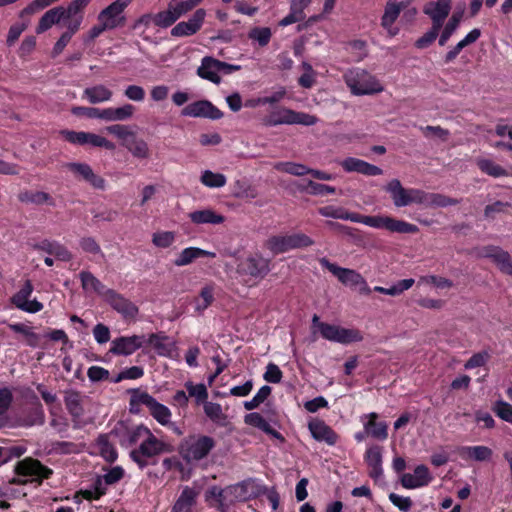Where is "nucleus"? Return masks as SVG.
Listing matches in <instances>:
<instances>
[{"label": "nucleus", "instance_id": "6ab92c4d", "mask_svg": "<svg viewBox=\"0 0 512 512\" xmlns=\"http://www.w3.org/2000/svg\"><path fill=\"white\" fill-rule=\"evenodd\" d=\"M105 299L125 319H134L138 314V307L113 289L107 291Z\"/></svg>", "mask_w": 512, "mask_h": 512}, {"label": "nucleus", "instance_id": "4c0bfd02", "mask_svg": "<svg viewBox=\"0 0 512 512\" xmlns=\"http://www.w3.org/2000/svg\"><path fill=\"white\" fill-rule=\"evenodd\" d=\"M19 201L23 203H33L36 205L48 204L55 205L54 199L50 194L43 191H25L19 194Z\"/></svg>", "mask_w": 512, "mask_h": 512}, {"label": "nucleus", "instance_id": "58836bf2", "mask_svg": "<svg viewBox=\"0 0 512 512\" xmlns=\"http://www.w3.org/2000/svg\"><path fill=\"white\" fill-rule=\"evenodd\" d=\"M148 342L156 349L161 356H171L174 350V343L168 342V337L158 334H151Z\"/></svg>", "mask_w": 512, "mask_h": 512}, {"label": "nucleus", "instance_id": "ddd939ff", "mask_svg": "<svg viewBox=\"0 0 512 512\" xmlns=\"http://www.w3.org/2000/svg\"><path fill=\"white\" fill-rule=\"evenodd\" d=\"M253 488V484L248 481L225 487L224 506H226V512L236 502H245L256 497L257 493L253 491Z\"/></svg>", "mask_w": 512, "mask_h": 512}, {"label": "nucleus", "instance_id": "393cba45", "mask_svg": "<svg viewBox=\"0 0 512 512\" xmlns=\"http://www.w3.org/2000/svg\"><path fill=\"white\" fill-rule=\"evenodd\" d=\"M219 73L218 60L209 56L202 59L201 65L197 69V75L199 77L209 80L214 84H219L221 82Z\"/></svg>", "mask_w": 512, "mask_h": 512}, {"label": "nucleus", "instance_id": "a18cd8bd", "mask_svg": "<svg viewBox=\"0 0 512 512\" xmlns=\"http://www.w3.org/2000/svg\"><path fill=\"white\" fill-rule=\"evenodd\" d=\"M413 284H414V279H412V278L403 279V280L398 281L396 284H394L390 288H384V287L377 286V287H375V291L386 294V295L397 296V295H400L401 293H403L404 291L410 289L413 286Z\"/></svg>", "mask_w": 512, "mask_h": 512}, {"label": "nucleus", "instance_id": "cd10ccee", "mask_svg": "<svg viewBox=\"0 0 512 512\" xmlns=\"http://www.w3.org/2000/svg\"><path fill=\"white\" fill-rule=\"evenodd\" d=\"M64 7L57 6L46 11L40 18L36 32L41 34L64 19Z\"/></svg>", "mask_w": 512, "mask_h": 512}, {"label": "nucleus", "instance_id": "37998d69", "mask_svg": "<svg viewBox=\"0 0 512 512\" xmlns=\"http://www.w3.org/2000/svg\"><path fill=\"white\" fill-rule=\"evenodd\" d=\"M204 412L206 416L219 425H225L227 416L223 413L222 407L218 403L204 402Z\"/></svg>", "mask_w": 512, "mask_h": 512}, {"label": "nucleus", "instance_id": "6e6552de", "mask_svg": "<svg viewBox=\"0 0 512 512\" xmlns=\"http://www.w3.org/2000/svg\"><path fill=\"white\" fill-rule=\"evenodd\" d=\"M473 252L478 258L491 259L502 273L512 276L511 255L501 247L495 245H487L480 248H475Z\"/></svg>", "mask_w": 512, "mask_h": 512}, {"label": "nucleus", "instance_id": "1a4fd4ad", "mask_svg": "<svg viewBox=\"0 0 512 512\" xmlns=\"http://www.w3.org/2000/svg\"><path fill=\"white\" fill-rule=\"evenodd\" d=\"M131 2L132 0L114 1L99 13L98 22H103L110 30L124 26L126 19L123 11Z\"/></svg>", "mask_w": 512, "mask_h": 512}, {"label": "nucleus", "instance_id": "412c9836", "mask_svg": "<svg viewBox=\"0 0 512 512\" xmlns=\"http://www.w3.org/2000/svg\"><path fill=\"white\" fill-rule=\"evenodd\" d=\"M432 481L429 469L425 465H418L414 474L404 473L400 478L401 485L406 489H415L428 485Z\"/></svg>", "mask_w": 512, "mask_h": 512}, {"label": "nucleus", "instance_id": "69168bd1", "mask_svg": "<svg viewBox=\"0 0 512 512\" xmlns=\"http://www.w3.org/2000/svg\"><path fill=\"white\" fill-rule=\"evenodd\" d=\"M388 425L385 422H377L369 429H365V432L371 437L378 440H385L388 437Z\"/></svg>", "mask_w": 512, "mask_h": 512}, {"label": "nucleus", "instance_id": "a878e982", "mask_svg": "<svg viewBox=\"0 0 512 512\" xmlns=\"http://www.w3.org/2000/svg\"><path fill=\"white\" fill-rule=\"evenodd\" d=\"M33 248L53 255L61 261L67 262L72 259V254L68 249L56 241H49L45 239L42 242L33 245Z\"/></svg>", "mask_w": 512, "mask_h": 512}, {"label": "nucleus", "instance_id": "603ef678", "mask_svg": "<svg viewBox=\"0 0 512 512\" xmlns=\"http://www.w3.org/2000/svg\"><path fill=\"white\" fill-rule=\"evenodd\" d=\"M185 388L188 392V397H194L197 404L204 403L208 398L207 388L204 384H193L192 382H186Z\"/></svg>", "mask_w": 512, "mask_h": 512}, {"label": "nucleus", "instance_id": "b1692460", "mask_svg": "<svg viewBox=\"0 0 512 512\" xmlns=\"http://www.w3.org/2000/svg\"><path fill=\"white\" fill-rule=\"evenodd\" d=\"M136 108L132 104L110 107L101 110V119L108 122L126 121L133 117Z\"/></svg>", "mask_w": 512, "mask_h": 512}, {"label": "nucleus", "instance_id": "774afa93", "mask_svg": "<svg viewBox=\"0 0 512 512\" xmlns=\"http://www.w3.org/2000/svg\"><path fill=\"white\" fill-rule=\"evenodd\" d=\"M494 411L501 419L512 423V405L505 401H497Z\"/></svg>", "mask_w": 512, "mask_h": 512}, {"label": "nucleus", "instance_id": "7ed1b4c3", "mask_svg": "<svg viewBox=\"0 0 512 512\" xmlns=\"http://www.w3.org/2000/svg\"><path fill=\"white\" fill-rule=\"evenodd\" d=\"M175 448L172 444L158 439L151 431L140 443L139 447L130 452V457L143 469L148 465V458L163 454L172 453Z\"/></svg>", "mask_w": 512, "mask_h": 512}, {"label": "nucleus", "instance_id": "bb28decb", "mask_svg": "<svg viewBox=\"0 0 512 512\" xmlns=\"http://www.w3.org/2000/svg\"><path fill=\"white\" fill-rule=\"evenodd\" d=\"M198 494V491L194 488L189 486L184 487L172 508V512H191L196 504Z\"/></svg>", "mask_w": 512, "mask_h": 512}, {"label": "nucleus", "instance_id": "39448f33", "mask_svg": "<svg viewBox=\"0 0 512 512\" xmlns=\"http://www.w3.org/2000/svg\"><path fill=\"white\" fill-rule=\"evenodd\" d=\"M139 404L146 406L152 417L161 425L167 426L170 424L171 412L167 406L159 403L147 392L134 390L130 399V410L133 412L134 405Z\"/></svg>", "mask_w": 512, "mask_h": 512}, {"label": "nucleus", "instance_id": "680f3d73", "mask_svg": "<svg viewBox=\"0 0 512 512\" xmlns=\"http://www.w3.org/2000/svg\"><path fill=\"white\" fill-rule=\"evenodd\" d=\"M86 144H89L93 147H102L107 150H114L115 144L109 140H107L105 137L87 132L86 135Z\"/></svg>", "mask_w": 512, "mask_h": 512}, {"label": "nucleus", "instance_id": "4d7b16f0", "mask_svg": "<svg viewBox=\"0 0 512 512\" xmlns=\"http://www.w3.org/2000/svg\"><path fill=\"white\" fill-rule=\"evenodd\" d=\"M91 2V0H73L67 8H64V19H70L82 15L84 8Z\"/></svg>", "mask_w": 512, "mask_h": 512}, {"label": "nucleus", "instance_id": "7c9ffc66", "mask_svg": "<svg viewBox=\"0 0 512 512\" xmlns=\"http://www.w3.org/2000/svg\"><path fill=\"white\" fill-rule=\"evenodd\" d=\"M189 218L192 223L200 224H221L224 222V216L217 214L212 209L197 210L189 213Z\"/></svg>", "mask_w": 512, "mask_h": 512}, {"label": "nucleus", "instance_id": "aec40b11", "mask_svg": "<svg viewBox=\"0 0 512 512\" xmlns=\"http://www.w3.org/2000/svg\"><path fill=\"white\" fill-rule=\"evenodd\" d=\"M144 336L133 335L118 337L111 342L110 353L114 355L128 356L142 347Z\"/></svg>", "mask_w": 512, "mask_h": 512}, {"label": "nucleus", "instance_id": "338daca9", "mask_svg": "<svg viewBox=\"0 0 512 512\" xmlns=\"http://www.w3.org/2000/svg\"><path fill=\"white\" fill-rule=\"evenodd\" d=\"M469 456L477 461L489 460L492 455V450L486 446H474L467 448Z\"/></svg>", "mask_w": 512, "mask_h": 512}, {"label": "nucleus", "instance_id": "4468645a", "mask_svg": "<svg viewBox=\"0 0 512 512\" xmlns=\"http://www.w3.org/2000/svg\"><path fill=\"white\" fill-rule=\"evenodd\" d=\"M270 271L269 261L263 257H248L242 260L237 267L241 276H250L254 279L264 278Z\"/></svg>", "mask_w": 512, "mask_h": 512}, {"label": "nucleus", "instance_id": "c9c22d12", "mask_svg": "<svg viewBox=\"0 0 512 512\" xmlns=\"http://www.w3.org/2000/svg\"><path fill=\"white\" fill-rule=\"evenodd\" d=\"M124 147L138 159H146L149 157V147L145 140L138 138L134 133L126 142Z\"/></svg>", "mask_w": 512, "mask_h": 512}, {"label": "nucleus", "instance_id": "a19ab883", "mask_svg": "<svg viewBox=\"0 0 512 512\" xmlns=\"http://www.w3.org/2000/svg\"><path fill=\"white\" fill-rule=\"evenodd\" d=\"M97 447L100 455L107 461V462H114L117 459V452L114 448V446L109 442L108 436L105 434H102L97 439Z\"/></svg>", "mask_w": 512, "mask_h": 512}, {"label": "nucleus", "instance_id": "2f4dec72", "mask_svg": "<svg viewBox=\"0 0 512 512\" xmlns=\"http://www.w3.org/2000/svg\"><path fill=\"white\" fill-rule=\"evenodd\" d=\"M80 280L81 284L84 290L86 291H93L96 292L99 295L107 297V291H109V288H106V286L97 279L91 272L89 271H82L80 274Z\"/></svg>", "mask_w": 512, "mask_h": 512}, {"label": "nucleus", "instance_id": "ea45409f", "mask_svg": "<svg viewBox=\"0 0 512 512\" xmlns=\"http://www.w3.org/2000/svg\"><path fill=\"white\" fill-rule=\"evenodd\" d=\"M293 110L288 108H281L272 112L266 119L267 126H277L281 124H293Z\"/></svg>", "mask_w": 512, "mask_h": 512}, {"label": "nucleus", "instance_id": "5701e85b", "mask_svg": "<svg viewBox=\"0 0 512 512\" xmlns=\"http://www.w3.org/2000/svg\"><path fill=\"white\" fill-rule=\"evenodd\" d=\"M308 428L312 437L319 442H325L332 446L335 445L338 440V435L322 420L316 419L310 421Z\"/></svg>", "mask_w": 512, "mask_h": 512}, {"label": "nucleus", "instance_id": "864d4df0", "mask_svg": "<svg viewBox=\"0 0 512 512\" xmlns=\"http://www.w3.org/2000/svg\"><path fill=\"white\" fill-rule=\"evenodd\" d=\"M177 15L174 14L173 10L168 5L167 10L161 11L153 16V23L162 28H167L177 21Z\"/></svg>", "mask_w": 512, "mask_h": 512}, {"label": "nucleus", "instance_id": "f257e3e1", "mask_svg": "<svg viewBox=\"0 0 512 512\" xmlns=\"http://www.w3.org/2000/svg\"><path fill=\"white\" fill-rule=\"evenodd\" d=\"M318 213L323 217L334 219L349 220L355 223H362L367 226L386 229L390 232L400 234H415L419 228L411 223L398 220L389 216H366L355 212H349L343 207L328 205L318 209Z\"/></svg>", "mask_w": 512, "mask_h": 512}, {"label": "nucleus", "instance_id": "f03ea898", "mask_svg": "<svg viewBox=\"0 0 512 512\" xmlns=\"http://www.w3.org/2000/svg\"><path fill=\"white\" fill-rule=\"evenodd\" d=\"M215 444L210 436L192 434L180 441L177 451L185 463L191 465L206 458Z\"/></svg>", "mask_w": 512, "mask_h": 512}, {"label": "nucleus", "instance_id": "0eeeda50", "mask_svg": "<svg viewBox=\"0 0 512 512\" xmlns=\"http://www.w3.org/2000/svg\"><path fill=\"white\" fill-rule=\"evenodd\" d=\"M318 329L323 338L341 344L359 342L363 339L360 331L356 329H347L328 323H319Z\"/></svg>", "mask_w": 512, "mask_h": 512}, {"label": "nucleus", "instance_id": "8fccbe9b", "mask_svg": "<svg viewBox=\"0 0 512 512\" xmlns=\"http://www.w3.org/2000/svg\"><path fill=\"white\" fill-rule=\"evenodd\" d=\"M275 169L294 176H303L309 173L308 167L294 162H279L275 165Z\"/></svg>", "mask_w": 512, "mask_h": 512}, {"label": "nucleus", "instance_id": "9d476101", "mask_svg": "<svg viewBox=\"0 0 512 512\" xmlns=\"http://www.w3.org/2000/svg\"><path fill=\"white\" fill-rule=\"evenodd\" d=\"M412 0H388L384 14L381 17V26L387 31L390 37H394L398 34L399 29L393 27V24L399 17L402 10L406 9Z\"/></svg>", "mask_w": 512, "mask_h": 512}, {"label": "nucleus", "instance_id": "c756f323", "mask_svg": "<svg viewBox=\"0 0 512 512\" xmlns=\"http://www.w3.org/2000/svg\"><path fill=\"white\" fill-rule=\"evenodd\" d=\"M481 36V30L474 28L471 30L461 41H459L452 49H450L445 55V63L452 62L462 49L475 43Z\"/></svg>", "mask_w": 512, "mask_h": 512}, {"label": "nucleus", "instance_id": "5fc2aeb1", "mask_svg": "<svg viewBox=\"0 0 512 512\" xmlns=\"http://www.w3.org/2000/svg\"><path fill=\"white\" fill-rule=\"evenodd\" d=\"M105 131L109 134L114 135L119 140L122 141V145L124 146L126 142L131 138V136L135 133L132 130H130L129 126L122 125V124H113L110 126H107L105 128Z\"/></svg>", "mask_w": 512, "mask_h": 512}, {"label": "nucleus", "instance_id": "09e8293b", "mask_svg": "<svg viewBox=\"0 0 512 512\" xmlns=\"http://www.w3.org/2000/svg\"><path fill=\"white\" fill-rule=\"evenodd\" d=\"M459 200L440 193H428V207H447L459 204Z\"/></svg>", "mask_w": 512, "mask_h": 512}, {"label": "nucleus", "instance_id": "423d86ee", "mask_svg": "<svg viewBox=\"0 0 512 512\" xmlns=\"http://www.w3.org/2000/svg\"><path fill=\"white\" fill-rule=\"evenodd\" d=\"M314 244V241L304 233H295L285 236H272L267 240L266 246L273 254L285 253L292 249L304 248Z\"/></svg>", "mask_w": 512, "mask_h": 512}, {"label": "nucleus", "instance_id": "f704fd0d", "mask_svg": "<svg viewBox=\"0 0 512 512\" xmlns=\"http://www.w3.org/2000/svg\"><path fill=\"white\" fill-rule=\"evenodd\" d=\"M64 402L68 412L74 419H78L83 415L84 409L81 404V395L79 392L74 390L66 391Z\"/></svg>", "mask_w": 512, "mask_h": 512}, {"label": "nucleus", "instance_id": "473e14b6", "mask_svg": "<svg viewBox=\"0 0 512 512\" xmlns=\"http://www.w3.org/2000/svg\"><path fill=\"white\" fill-rule=\"evenodd\" d=\"M386 192L390 193L393 203L396 207L407 206V189H405L398 179H392L385 186Z\"/></svg>", "mask_w": 512, "mask_h": 512}, {"label": "nucleus", "instance_id": "e433bc0d", "mask_svg": "<svg viewBox=\"0 0 512 512\" xmlns=\"http://www.w3.org/2000/svg\"><path fill=\"white\" fill-rule=\"evenodd\" d=\"M149 429L140 425L133 429H125L124 433L121 436L120 443L122 446H132L137 444L138 442H142L143 439L149 433Z\"/></svg>", "mask_w": 512, "mask_h": 512}, {"label": "nucleus", "instance_id": "dca6fc26", "mask_svg": "<svg viewBox=\"0 0 512 512\" xmlns=\"http://www.w3.org/2000/svg\"><path fill=\"white\" fill-rule=\"evenodd\" d=\"M320 264L322 267L329 270L334 276H336L338 278V280L340 282H342L345 285H351V286L365 285L366 286V282H365L364 278L354 270L342 268L334 263H331L326 258H321Z\"/></svg>", "mask_w": 512, "mask_h": 512}, {"label": "nucleus", "instance_id": "de8ad7c7", "mask_svg": "<svg viewBox=\"0 0 512 512\" xmlns=\"http://www.w3.org/2000/svg\"><path fill=\"white\" fill-rule=\"evenodd\" d=\"M224 492L225 488L212 486L206 491L205 494L206 501H210L211 499H213L216 503L211 505L220 510L221 512H226V506H224V497L226 496Z\"/></svg>", "mask_w": 512, "mask_h": 512}, {"label": "nucleus", "instance_id": "6e6d98bb", "mask_svg": "<svg viewBox=\"0 0 512 512\" xmlns=\"http://www.w3.org/2000/svg\"><path fill=\"white\" fill-rule=\"evenodd\" d=\"M271 30L268 27H255L251 29L248 37L258 42L260 46H266L271 39Z\"/></svg>", "mask_w": 512, "mask_h": 512}, {"label": "nucleus", "instance_id": "49530a36", "mask_svg": "<svg viewBox=\"0 0 512 512\" xmlns=\"http://www.w3.org/2000/svg\"><path fill=\"white\" fill-rule=\"evenodd\" d=\"M200 181L209 188H220L226 184V177L224 174L205 170L201 175Z\"/></svg>", "mask_w": 512, "mask_h": 512}, {"label": "nucleus", "instance_id": "a211bd4d", "mask_svg": "<svg viewBox=\"0 0 512 512\" xmlns=\"http://www.w3.org/2000/svg\"><path fill=\"white\" fill-rule=\"evenodd\" d=\"M206 11L202 8L196 10L188 21L179 22L171 29L174 37H186L197 33L204 22Z\"/></svg>", "mask_w": 512, "mask_h": 512}, {"label": "nucleus", "instance_id": "3c124183", "mask_svg": "<svg viewBox=\"0 0 512 512\" xmlns=\"http://www.w3.org/2000/svg\"><path fill=\"white\" fill-rule=\"evenodd\" d=\"M477 165L480 170L490 176L493 177H501L506 176V170L498 164H495L493 161L489 159H479L477 161Z\"/></svg>", "mask_w": 512, "mask_h": 512}, {"label": "nucleus", "instance_id": "2eb2a0df", "mask_svg": "<svg viewBox=\"0 0 512 512\" xmlns=\"http://www.w3.org/2000/svg\"><path fill=\"white\" fill-rule=\"evenodd\" d=\"M181 114L194 118H208L218 120L223 117V112L208 100H199L185 106Z\"/></svg>", "mask_w": 512, "mask_h": 512}, {"label": "nucleus", "instance_id": "f3484780", "mask_svg": "<svg viewBox=\"0 0 512 512\" xmlns=\"http://www.w3.org/2000/svg\"><path fill=\"white\" fill-rule=\"evenodd\" d=\"M33 291V285L30 280H26L23 287L12 297V303L20 310L36 313L43 309V304L34 300H28Z\"/></svg>", "mask_w": 512, "mask_h": 512}, {"label": "nucleus", "instance_id": "bf43d9fd", "mask_svg": "<svg viewBox=\"0 0 512 512\" xmlns=\"http://www.w3.org/2000/svg\"><path fill=\"white\" fill-rule=\"evenodd\" d=\"M304 190L311 194V195H327V194H334L336 192V189L332 186L321 184L314 182L312 180H309L307 182V185L305 186Z\"/></svg>", "mask_w": 512, "mask_h": 512}, {"label": "nucleus", "instance_id": "052dcab7", "mask_svg": "<svg viewBox=\"0 0 512 512\" xmlns=\"http://www.w3.org/2000/svg\"><path fill=\"white\" fill-rule=\"evenodd\" d=\"M365 461L369 468L382 465V448L378 445L369 447L365 453Z\"/></svg>", "mask_w": 512, "mask_h": 512}, {"label": "nucleus", "instance_id": "13d9d810", "mask_svg": "<svg viewBox=\"0 0 512 512\" xmlns=\"http://www.w3.org/2000/svg\"><path fill=\"white\" fill-rule=\"evenodd\" d=\"M441 27L432 24V27L429 31H427L422 37L416 40L415 46L418 49H425L429 47L439 35Z\"/></svg>", "mask_w": 512, "mask_h": 512}, {"label": "nucleus", "instance_id": "f8f14e48", "mask_svg": "<svg viewBox=\"0 0 512 512\" xmlns=\"http://www.w3.org/2000/svg\"><path fill=\"white\" fill-rule=\"evenodd\" d=\"M15 473L18 476L34 477L33 480L41 483L43 479L50 477L52 470L44 466L39 460L27 457L16 464Z\"/></svg>", "mask_w": 512, "mask_h": 512}, {"label": "nucleus", "instance_id": "4be33fe9", "mask_svg": "<svg viewBox=\"0 0 512 512\" xmlns=\"http://www.w3.org/2000/svg\"><path fill=\"white\" fill-rule=\"evenodd\" d=\"M450 9L451 0H437L436 2L427 3L424 7V13L432 19V24L442 27Z\"/></svg>", "mask_w": 512, "mask_h": 512}, {"label": "nucleus", "instance_id": "79ce46f5", "mask_svg": "<svg viewBox=\"0 0 512 512\" xmlns=\"http://www.w3.org/2000/svg\"><path fill=\"white\" fill-rule=\"evenodd\" d=\"M233 196L238 199L251 200L258 196L257 190L245 181L237 180L233 184Z\"/></svg>", "mask_w": 512, "mask_h": 512}, {"label": "nucleus", "instance_id": "e2e57ef3", "mask_svg": "<svg viewBox=\"0 0 512 512\" xmlns=\"http://www.w3.org/2000/svg\"><path fill=\"white\" fill-rule=\"evenodd\" d=\"M60 134L64 137V139L72 144L77 145H86V135L87 132L84 131H73V130H62Z\"/></svg>", "mask_w": 512, "mask_h": 512}, {"label": "nucleus", "instance_id": "20e7f679", "mask_svg": "<svg viewBox=\"0 0 512 512\" xmlns=\"http://www.w3.org/2000/svg\"><path fill=\"white\" fill-rule=\"evenodd\" d=\"M344 80L354 95H371L381 92L383 87L366 70L355 68L344 74Z\"/></svg>", "mask_w": 512, "mask_h": 512}, {"label": "nucleus", "instance_id": "0e129e2a", "mask_svg": "<svg viewBox=\"0 0 512 512\" xmlns=\"http://www.w3.org/2000/svg\"><path fill=\"white\" fill-rule=\"evenodd\" d=\"M174 238L173 232H158L153 234L152 242L157 247L167 248L173 243Z\"/></svg>", "mask_w": 512, "mask_h": 512}, {"label": "nucleus", "instance_id": "c03bdc74", "mask_svg": "<svg viewBox=\"0 0 512 512\" xmlns=\"http://www.w3.org/2000/svg\"><path fill=\"white\" fill-rule=\"evenodd\" d=\"M461 17L462 16L459 13H454L451 16L447 24L444 26L442 33L440 34L438 42L440 46H444L449 38L453 35V33L457 30L461 21Z\"/></svg>", "mask_w": 512, "mask_h": 512}, {"label": "nucleus", "instance_id": "72a5a7b5", "mask_svg": "<svg viewBox=\"0 0 512 512\" xmlns=\"http://www.w3.org/2000/svg\"><path fill=\"white\" fill-rule=\"evenodd\" d=\"M112 95V91L101 84L88 87L83 91V96L87 98L91 104L109 101Z\"/></svg>", "mask_w": 512, "mask_h": 512}, {"label": "nucleus", "instance_id": "c85d7f7f", "mask_svg": "<svg viewBox=\"0 0 512 512\" xmlns=\"http://www.w3.org/2000/svg\"><path fill=\"white\" fill-rule=\"evenodd\" d=\"M216 254L214 252L206 251L197 247L185 248L179 256L175 259L174 264L176 266H186L192 263L199 257H211L214 258Z\"/></svg>", "mask_w": 512, "mask_h": 512}, {"label": "nucleus", "instance_id": "9b49d317", "mask_svg": "<svg viewBox=\"0 0 512 512\" xmlns=\"http://www.w3.org/2000/svg\"><path fill=\"white\" fill-rule=\"evenodd\" d=\"M64 167L72 172L74 176L90 184L94 189L104 190L106 181L100 175L94 173L92 167L87 163L69 162Z\"/></svg>", "mask_w": 512, "mask_h": 512}]
</instances>
